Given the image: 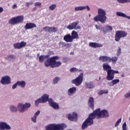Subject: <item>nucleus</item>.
<instances>
[{
  "instance_id": "52",
  "label": "nucleus",
  "mask_w": 130,
  "mask_h": 130,
  "mask_svg": "<svg viewBox=\"0 0 130 130\" xmlns=\"http://www.w3.org/2000/svg\"><path fill=\"white\" fill-rule=\"evenodd\" d=\"M124 97L125 98H129L130 97V90L129 91H128L125 95H124Z\"/></svg>"
},
{
  "instance_id": "20",
  "label": "nucleus",
  "mask_w": 130,
  "mask_h": 130,
  "mask_svg": "<svg viewBox=\"0 0 130 130\" xmlns=\"http://www.w3.org/2000/svg\"><path fill=\"white\" fill-rule=\"evenodd\" d=\"M77 113H73V114H69L68 115V119L69 120H72V121H76L77 120Z\"/></svg>"
},
{
  "instance_id": "9",
  "label": "nucleus",
  "mask_w": 130,
  "mask_h": 130,
  "mask_svg": "<svg viewBox=\"0 0 130 130\" xmlns=\"http://www.w3.org/2000/svg\"><path fill=\"white\" fill-rule=\"evenodd\" d=\"M83 77L84 74L81 73L76 79L72 80V84H74L77 86H80L83 83Z\"/></svg>"
},
{
  "instance_id": "46",
  "label": "nucleus",
  "mask_w": 130,
  "mask_h": 130,
  "mask_svg": "<svg viewBox=\"0 0 130 130\" xmlns=\"http://www.w3.org/2000/svg\"><path fill=\"white\" fill-rule=\"evenodd\" d=\"M121 122V118L119 119L116 122L115 124V127H117L119 124Z\"/></svg>"
},
{
  "instance_id": "43",
  "label": "nucleus",
  "mask_w": 130,
  "mask_h": 130,
  "mask_svg": "<svg viewBox=\"0 0 130 130\" xmlns=\"http://www.w3.org/2000/svg\"><path fill=\"white\" fill-rule=\"evenodd\" d=\"M43 30H44L45 32H49V33H50V26H47L44 27L43 28Z\"/></svg>"
},
{
  "instance_id": "28",
  "label": "nucleus",
  "mask_w": 130,
  "mask_h": 130,
  "mask_svg": "<svg viewBox=\"0 0 130 130\" xmlns=\"http://www.w3.org/2000/svg\"><path fill=\"white\" fill-rule=\"evenodd\" d=\"M71 38L73 40H74V39H79V35L78 34V32L75 30H73L71 33Z\"/></svg>"
},
{
  "instance_id": "25",
  "label": "nucleus",
  "mask_w": 130,
  "mask_h": 130,
  "mask_svg": "<svg viewBox=\"0 0 130 130\" xmlns=\"http://www.w3.org/2000/svg\"><path fill=\"white\" fill-rule=\"evenodd\" d=\"M37 26H36V24L33 23H26L25 26V29L26 30H28L29 29H32V28H36Z\"/></svg>"
},
{
  "instance_id": "31",
  "label": "nucleus",
  "mask_w": 130,
  "mask_h": 130,
  "mask_svg": "<svg viewBox=\"0 0 130 130\" xmlns=\"http://www.w3.org/2000/svg\"><path fill=\"white\" fill-rule=\"evenodd\" d=\"M49 57V55H41L39 58V60L40 62H43L46 58H48Z\"/></svg>"
},
{
  "instance_id": "24",
  "label": "nucleus",
  "mask_w": 130,
  "mask_h": 130,
  "mask_svg": "<svg viewBox=\"0 0 130 130\" xmlns=\"http://www.w3.org/2000/svg\"><path fill=\"white\" fill-rule=\"evenodd\" d=\"M63 40L66 41V42H70V43H72L73 41V40L70 34H67L65 35L63 37Z\"/></svg>"
},
{
  "instance_id": "21",
  "label": "nucleus",
  "mask_w": 130,
  "mask_h": 130,
  "mask_svg": "<svg viewBox=\"0 0 130 130\" xmlns=\"http://www.w3.org/2000/svg\"><path fill=\"white\" fill-rule=\"evenodd\" d=\"M116 16L118 17H122V18H125V19H127L128 20H130V16H127L125 13H124L121 12H117L116 13Z\"/></svg>"
},
{
  "instance_id": "26",
  "label": "nucleus",
  "mask_w": 130,
  "mask_h": 130,
  "mask_svg": "<svg viewBox=\"0 0 130 130\" xmlns=\"http://www.w3.org/2000/svg\"><path fill=\"white\" fill-rule=\"evenodd\" d=\"M41 99H42L43 103H46L47 101L48 102L49 101V95L48 94H44L41 96Z\"/></svg>"
},
{
  "instance_id": "6",
  "label": "nucleus",
  "mask_w": 130,
  "mask_h": 130,
  "mask_svg": "<svg viewBox=\"0 0 130 130\" xmlns=\"http://www.w3.org/2000/svg\"><path fill=\"white\" fill-rule=\"evenodd\" d=\"M17 110L21 112V113H24L31 107V104L30 103H25L24 104L22 103H19L17 105Z\"/></svg>"
},
{
  "instance_id": "39",
  "label": "nucleus",
  "mask_w": 130,
  "mask_h": 130,
  "mask_svg": "<svg viewBox=\"0 0 130 130\" xmlns=\"http://www.w3.org/2000/svg\"><path fill=\"white\" fill-rule=\"evenodd\" d=\"M56 9V4H52L49 7V11H54Z\"/></svg>"
},
{
  "instance_id": "51",
  "label": "nucleus",
  "mask_w": 130,
  "mask_h": 130,
  "mask_svg": "<svg viewBox=\"0 0 130 130\" xmlns=\"http://www.w3.org/2000/svg\"><path fill=\"white\" fill-rule=\"evenodd\" d=\"M33 5V2H27L25 4V7H30V6H32Z\"/></svg>"
},
{
  "instance_id": "15",
  "label": "nucleus",
  "mask_w": 130,
  "mask_h": 130,
  "mask_svg": "<svg viewBox=\"0 0 130 130\" xmlns=\"http://www.w3.org/2000/svg\"><path fill=\"white\" fill-rule=\"evenodd\" d=\"M49 104L51 107L53 108L54 109H58L59 108V107L58 106V104L55 102L52 99L50 98L48 101Z\"/></svg>"
},
{
  "instance_id": "53",
  "label": "nucleus",
  "mask_w": 130,
  "mask_h": 130,
  "mask_svg": "<svg viewBox=\"0 0 130 130\" xmlns=\"http://www.w3.org/2000/svg\"><path fill=\"white\" fill-rule=\"evenodd\" d=\"M39 114H40V111L38 110L34 114V116H35L36 117H37V116H38V115H39Z\"/></svg>"
},
{
  "instance_id": "18",
  "label": "nucleus",
  "mask_w": 130,
  "mask_h": 130,
  "mask_svg": "<svg viewBox=\"0 0 130 130\" xmlns=\"http://www.w3.org/2000/svg\"><path fill=\"white\" fill-rule=\"evenodd\" d=\"M111 81L108 82V85L109 86V87H113V86H115V85H117V84H118L119 82H120V80L118 79H112L111 80Z\"/></svg>"
},
{
  "instance_id": "41",
  "label": "nucleus",
  "mask_w": 130,
  "mask_h": 130,
  "mask_svg": "<svg viewBox=\"0 0 130 130\" xmlns=\"http://www.w3.org/2000/svg\"><path fill=\"white\" fill-rule=\"evenodd\" d=\"M60 80V78L59 77H55L53 80V84H54V85H55V84H57V83H58V81H59Z\"/></svg>"
},
{
  "instance_id": "17",
  "label": "nucleus",
  "mask_w": 130,
  "mask_h": 130,
  "mask_svg": "<svg viewBox=\"0 0 130 130\" xmlns=\"http://www.w3.org/2000/svg\"><path fill=\"white\" fill-rule=\"evenodd\" d=\"M77 92V88L75 87L70 88L68 90V95L69 96H73L75 95Z\"/></svg>"
},
{
  "instance_id": "58",
  "label": "nucleus",
  "mask_w": 130,
  "mask_h": 130,
  "mask_svg": "<svg viewBox=\"0 0 130 130\" xmlns=\"http://www.w3.org/2000/svg\"><path fill=\"white\" fill-rule=\"evenodd\" d=\"M121 77H122V78H123V77H124V75L123 74L121 75Z\"/></svg>"
},
{
  "instance_id": "22",
  "label": "nucleus",
  "mask_w": 130,
  "mask_h": 130,
  "mask_svg": "<svg viewBox=\"0 0 130 130\" xmlns=\"http://www.w3.org/2000/svg\"><path fill=\"white\" fill-rule=\"evenodd\" d=\"M112 30H113L112 26L107 25L105 27H103V33L106 34L108 31H111Z\"/></svg>"
},
{
  "instance_id": "49",
  "label": "nucleus",
  "mask_w": 130,
  "mask_h": 130,
  "mask_svg": "<svg viewBox=\"0 0 130 130\" xmlns=\"http://www.w3.org/2000/svg\"><path fill=\"white\" fill-rule=\"evenodd\" d=\"M122 130H127V129H126V122H124L123 125H122Z\"/></svg>"
},
{
  "instance_id": "33",
  "label": "nucleus",
  "mask_w": 130,
  "mask_h": 130,
  "mask_svg": "<svg viewBox=\"0 0 130 130\" xmlns=\"http://www.w3.org/2000/svg\"><path fill=\"white\" fill-rule=\"evenodd\" d=\"M85 85L86 88H87V89H93V88H94V84H93V83L91 82H86L85 83Z\"/></svg>"
},
{
  "instance_id": "3",
  "label": "nucleus",
  "mask_w": 130,
  "mask_h": 130,
  "mask_svg": "<svg viewBox=\"0 0 130 130\" xmlns=\"http://www.w3.org/2000/svg\"><path fill=\"white\" fill-rule=\"evenodd\" d=\"M98 15L93 18L94 21L104 24L106 22V20H107L106 11L102 8H98Z\"/></svg>"
},
{
  "instance_id": "37",
  "label": "nucleus",
  "mask_w": 130,
  "mask_h": 130,
  "mask_svg": "<svg viewBox=\"0 0 130 130\" xmlns=\"http://www.w3.org/2000/svg\"><path fill=\"white\" fill-rule=\"evenodd\" d=\"M119 4H129L130 0H116Z\"/></svg>"
},
{
  "instance_id": "44",
  "label": "nucleus",
  "mask_w": 130,
  "mask_h": 130,
  "mask_svg": "<svg viewBox=\"0 0 130 130\" xmlns=\"http://www.w3.org/2000/svg\"><path fill=\"white\" fill-rule=\"evenodd\" d=\"M34 6L35 7H39V8H40L41 6H42V3L40 2H37L35 3Z\"/></svg>"
},
{
  "instance_id": "16",
  "label": "nucleus",
  "mask_w": 130,
  "mask_h": 130,
  "mask_svg": "<svg viewBox=\"0 0 130 130\" xmlns=\"http://www.w3.org/2000/svg\"><path fill=\"white\" fill-rule=\"evenodd\" d=\"M99 60L101 62H109L110 57L107 56H100L99 57Z\"/></svg>"
},
{
  "instance_id": "7",
  "label": "nucleus",
  "mask_w": 130,
  "mask_h": 130,
  "mask_svg": "<svg viewBox=\"0 0 130 130\" xmlns=\"http://www.w3.org/2000/svg\"><path fill=\"white\" fill-rule=\"evenodd\" d=\"M93 112L98 118H100L101 117L106 118L107 117H109V113H108V111H107L106 110L100 111V109H98Z\"/></svg>"
},
{
  "instance_id": "27",
  "label": "nucleus",
  "mask_w": 130,
  "mask_h": 130,
  "mask_svg": "<svg viewBox=\"0 0 130 130\" xmlns=\"http://www.w3.org/2000/svg\"><path fill=\"white\" fill-rule=\"evenodd\" d=\"M17 24L24 22V16L23 15L17 16L15 17Z\"/></svg>"
},
{
  "instance_id": "23",
  "label": "nucleus",
  "mask_w": 130,
  "mask_h": 130,
  "mask_svg": "<svg viewBox=\"0 0 130 130\" xmlns=\"http://www.w3.org/2000/svg\"><path fill=\"white\" fill-rule=\"evenodd\" d=\"M5 59L8 61H14L16 59V55L14 54L8 55L6 57Z\"/></svg>"
},
{
  "instance_id": "35",
  "label": "nucleus",
  "mask_w": 130,
  "mask_h": 130,
  "mask_svg": "<svg viewBox=\"0 0 130 130\" xmlns=\"http://www.w3.org/2000/svg\"><path fill=\"white\" fill-rule=\"evenodd\" d=\"M9 109L11 112H17V111H18L17 107L14 105H11L9 107Z\"/></svg>"
},
{
  "instance_id": "34",
  "label": "nucleus",
  "mask_w": 130,
  "mask_h": 130,
  "mask_svg": "<svg viewBox=\"0 0 130 130\" xmlns=\"http://www.w3.org/2000/svg\"><path fill=\"white\" fill-rule=\"evenodd\" d=\"M118 59V57L114 56L113 57H110V60H109V62H111L113 64H115L116 63L117 60Z\"/></svg>"
},
{
  "instance_id": "42",
  "label": "nucleus",
  "mask_w": 130,
  "mask_h": 130,
  "mask_svg": "<svg viewBox=\"0 0 130 130\" xmlns=\"http://www.w3.org/2000/svg\"><path fill=\"white\" fill-rule=\"evenodd\" d=\"M70 72L71 73H75V72H82V70H79L77 69L76 68H72L70 69Z\"/></svg>"
},
{
  "instance_id": "48",
  "label": "nucleus",
  "mask_w": 130,
  "mask_h": 130,
  "mask_svg": "<svg viewBox=\"0 0 130 130\" xmlns=\"http://www.w3.org/2000/svg\"><path fill=\"white\" fill-rule=\"evenodd\" d=\"M95 27L96 28V29H97V30H101L102 31H103V27L101 26H99L97 24L95 25Z\"/></svg>"
},
{
  "instance_id": "30",
  "label": "nucleus",
  "mask_w": 130,
  "mask_h": 130,
  "mask_svg": "<svg viewBox=\"0 0 130 130\" xmlns=\"http://www.w3.org/2000/svg\"><path fill=\"white\" fill-rule=\"evenodd\" d=\"M8 23L10 25H16L18 24L16 17H12L11 19H9L8 21Z\"/></svg>"
},
{
  "instance_id": "12",
  "label": "nucleus",
  "mask_w": 130,
  "mask_h": 130,
  "mask_svg": "<svg viewBox=\"0 0 130 130\" xmlns=\"http://www.w3.org/2000/svg\"><path fill=\"white\" fill-rule=\"evenodd\" d=\"M27 43L21 41V42H17L13 44V47L15 49H21L26 46Z\"/></svg>"
},
{
  "instance_id": "32",
  "label": "nucleus",
  "mask_w": 130,
  "mask_h": 130,
  "mask_svg": "<svg viewBox=\"0 0 130 130\" xmlns=\"http://www.w3.org/2000/svg\"><path fill=\"white\" fill-rule=\"evenodd\" d=\"M88 106L89 107L93 108L94 107V98L90 97L88 100Z\"/></svg>"
},
{
  "instance_id": "2",
  "label": "nucleus",
  "mask_w": 130,
  "mask_h": 130,
  "mask_svg": "<svg viewBox=\"0 0 130 130\" xmlns=\"http://www.w3.org/2000/svg\"><path fill=\"white\" fill-rule=\"evenodd\" d=\"M59 59V57L57 56H53L48 58L44 63L46 67H51V68H58L61 66V62L60 61H57Z\"/></svg>"
},
{
  "instance_id": "57",
  "label": "nucleus",
  "mask_w": 130,
  "mask_h": 130,
  "mask_svg": "<svg viewBox=\"0 0 130 130\" xmlns=\"http://www.w3.org/2000/svg\"><path fill=\"white\" fill-rule=\"evenodd\" d=\"M60 45H64V43L63 42H60Z\"/></svg>"
},
{
  "instance_id": "14",
  "label": "nucleus",
  "mask_w": 130,
  "mask_h": 130,
  "mask_svg": "<svg viewBox=\"0 0 130 130\" xmlns=\"http://www.w3.org/2000/svg\"><path fill=\"white\" fill-rule=\"evenodd\" d=\"M86 9H87L88 12L90 11V7L89 6L86 5L85 6H77L74 8V11L75 12H81Z\"/></svg>"
},
{
  "instance_id": "50",
  "label": "nucleus",
  "mask_w": 130,
  "mask_h": 130,
  "mask_svg": "<svg viewBox=\"0 0 130 130\" xmlns=\"http://www.w3.org/2000/svg\"><path fill=\"white\" fill-rule=\"evenodd\" d=\"M17 86H18V81L16 83H15L14 84H13L12 85V89H13V90H15V89H16Z\"/></svg>"
},
{
  "instance_id": "11",
  "label": "nucleus",
  "mask_w": 130,
  "mask_h": 130,
  "mask_svg": "<svg viewBox=\"0 0 130 130\" xmlns=\"http://www.w3.org/2000/svg\"><path fill=\"white\" fill-rule=\"evenodd\" d=\"M78 24H79V21L71 23L67 26V28L68 30H79L81 29V27L78 26Z\"/></svg>"
},
{
  "instance_id": "19",
  "label": "nucleus",
  "mask_w": 130,
  "mask_h": 130,
  "mask_svg": "<svg viewBox=\"0 0 130 130\" xmlns=\"http://www.w3.org/2000/svg\"><path fill=\"white\" fill-rule=\"evenodd\" d=\"M89 46H90V47H92V48H98V47H102L103 45L99 43L90 42L89 43Z\"/></svg>"
},
{
  "instance_id": "54",
  "label": "nucleus",
  "mask_w": 130,
  "mask_h": 130,
  "mask_svg": "<svg viewBox=\"0 0 130 130\" xmlns=\"http://www.w3.org/2000/svg\"><path fill=\"white\" fill-rule=\"evenodd\" d=\"M4 12V8L3 7H0V14Z\"/></svg>"
},
{
  "instance_id": "13",
  "label": "nucleus",
  "mask_w": 130,
  "mask_h": 130,
  "mask_svg": "<svg viewBox=\"0 0 130 130\" xmlns=\"http://www.w3.org/2000/svg\"><path fill=\"white\" fill-rule=\"evenodd\" d=\"M10 130L12 129V127L10 125L6 122L1 121L0 122V130Z\"/></svg>"
},
{
  "instance_id": "10",
  "label": "nucleus",
  "mask_w": 130,
  "mask_h": 130,
  "mask_svg": "<svg viewBox=\"0 0 130 130\" xmlns=\"http://www.w3.org/2000/svg\"><path fill=\"white\" fill-rule=\"evenodd\" d=\"M0 83L2 85H10L12 81H11V77L9 75H6L2 77Z\"/></svg>"
},
{
  "instance_id": "40",
  "label": "nucleus",
  "mask_w": 130,
  "mask_h": 130,
  "mask_svg": "<svg viewBox=\"0 0 130 130\" xmlns=\"http://www.w3.org/2000/svg\"><path fill=\"white\" fill-rule=\"evenodd\" d=\"M99 95H103V94H108V89H104L100 90L99 92Z\"/></svg>"
},
{
  "instance_id": "1",
  "label": "nucleus",
  "mask_w": 130,
  "mask_h": 130,
  "mask_svg": "<svg viewBox=\"0 0 130 130\" xmlns=\"http://www.w3.org/2000/svg\"><path fill=\"white\" fill-rule=\"evenodd\" d=\"M103 69L107 73V81H111L114 79V74H119L117 71L111 69V66L108 63H104L103 64Z\"/></svg>"
},
{
  "instance_id": "47",
  "label": "nucleus",
  "mask_w": 130,
  "mask_h": 130,
  "mask_svg": "<svg viewBox=\"0 0 130 130\" xmlns=\"http://www.w3.org/2000/svg\"><path fill=\"white\" fill-rule=\"evenodd\" d=\"M121 53V49L120 48V47H119L117 49V52L116 54L117 56H119Z\"/></svg>"
},
{
  "instance_id": "56",
  "label": "nucleus",
  "mask_w": 130,
  "mask_h": 130,
  "mask_svg": "<svg viewBox=\"0 0 130 130\" xmlns=\"http://www.w3.org/2000/svg\"><path fill=\"white\" fill-rule=\"evenodd\" d=\"M37 8L36 7H35L32 8V12H35V11H37Z\"/></svg>"
},
{
  "instance_id": "5",
  "label": "nucleus",
  "mask_w": 130,
  "mask_h": 130,
  "mask_svg": "<svg viewBox=\"0 0 130 130\" xmlns=\"http://www.w3.org/2000/svg\"><path fill=\"white\" fill-rule=\"evenodd\" d=\"M67 127L65 124H50L45 126L46 130H63Z\"/></svg>"
},
{
  "instance_id": "4",
  "label": "nucleus",
  "mask_w": 130,
  "mask_h": 130,
  "mask_svg": "<svg viewBox=\"0 0 130 130\" xmlns=\"http://www.w3.org/2000/svg\"><path fill=\"white\" fill-rule=\"evenodd\" d=\"M95 117H96V116L93 112V113H91L89 115V117L83 122L81 126L82 129H86L87 127L90 126V125H92V124L94 123V121L93 120L95 118Z\"/></svg>"
},
{
  "instance_id": "29",
  "label": "nucleus",
  "mask_w": 130,
  "mask_h": 130,
  "mask_svg": "<svg viewBox=\"0 0 130 130\" xmlns=\"http://www.w3.org/2000/svg\"><path fill=\"white\" fill-rule=\"evenodd\" d=\"M18 87L24 89L26 87V82L25 81H17Z\"/></svg>"
},
{
  "instance_id": "45",
  "label": "nucleus",
  "mask_w": 130,
  "mask_h": 130,
  "mask_svg": "<svg viewBox=\"0 0 130 130\" xmlns=\"http://www.w3.org/2000/svg\"><path fill=\"white\" fill-rule=\"evenodd\" d=\"M31 121L34 123H36L37 122V117H36L35 116H34L31 118Z\"/></svg>"
},
{
  "instance_id": "36",
  "label": "nucleus",
  "mask_w": 130,
  "mask_h": 130,
  "mask_svg": "<svg viewBox=\"0 0 130 130\" xmlns=\"http://www.w3.org/2000/svg\"><path fill=\"white\" fill-rule=\"evenodd\" d=\"M41 103H44L41 98L38 99L35 101V105L36 106H38Z\"/></svg>"
},
{
  "instance_id": "55",
  "label": "nucleus",
  "mask_w": 130,
  "mask_h": 130,
  "mask_svg": "<svg viewBox=\"0 0 130 130\" xmlns=\"http://www.w3.org/2000/svg\"><path fill=\"white\" fill-rule=\"evenodd\" d=\"M17 5L14 4L13 6H12V9H17Z\"/></svg>"
},
{
  "instance_id": "38",
  "label": "nucleus",
  "mask_w": 130,
  "mask_h": 130,
  "mask_svg": "<svg viewBox=\"0 0 130 130\" xmlns=\"http://www.w3.org/2000/svg\"><path fill=\"white\" fill-rule=\"evenodd\" d=\"M57 31V27L54 26L50 27V33H55Z\"/></svg>"
},
{
  "instance_id": "59",
  "label": "nucleus",
  "mask_w": 130,
  "mask_h": 130,
  "mask_svg": "<svg viewBox=\"0 0 130 130\" xmlns=\"http://www.w3.org/2000/svg\"><path fill=\"white\" fill-rule=\"evenodd\" d=\"M89 17H91V14H89Z\"/></svg>"
},
{
  "instance_id": "8",
  "label": "nucleus",
  "mask_w": 130,
  "mask_h": 130,
  "mask_svg": "<svg viewBox=\"0 0 130 130\" xmlns=\"http://www.w3.org/2000/svg\"><path fill=\"white\" fill-rule=\"evenodd\" d=\"M127 36V33L123 30H118L116 31L115 35V40L118 42L121 38H124Z\"/></svg>"
}]
</instances>
